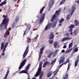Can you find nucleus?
I'll return each mask as SVG.
<instances>
[{
	"label": "nucleus",
	"instance_id": "1",
	"mask_svg": "<svg viewBox=\"0 0 79 79\" xmlns=\"http://www.w3.org/2000/svg\"><path fill=\"white\" fill-rule=\"evenodd\" d=\"M3 17L4 18L2 21V23L0 26V29L1 31L3 30V26H4L5 29H7V26L8 24L9 23V18H7V15H3Z\"/></svg>",
	"mask_w": 79,
	"mask_h": 79
},
{
	"label": "nucleus",
	"instance_id": "2",
	"mask_svg": "<svg viewBox=\"0 0 79 79\" xmlns=\"http://www.w3.org/2000/svg\"><path fill=\"white\" fill-rule=\"evenodd\" d=\"M61 10V8H60L58 10H57L56 12L53 15L52 17V19L51 20V22H53V21L54 19H55V18H56V17H57V16H58L59 14H60V13Z\"/></svg>",
	"mask_w": 79,
	"mask_h": 79
},
{
	"label": "nucleus",
	"instance_id": "3",
	"mask_svg": "<svg viewBox=\"0 0 79 79\" xmlns=\"http://www.w3.org/2000/svg\"><path fill=\"white\" fill-rule=\"evenodd\" d=\"M39 79H42V76H43V75H44V71H40L39 69H38L37 72L35 75V77L39 76Z\"/></svg>",
	"mask_w": 79,
	"mask_h": 79
},
{
	"label": "nucleus",
	"instance_id": "4",
	"mask_svg": "<svg viewBox=\"0 0 79 79\" xmlns=\"http://www.w3.org/2000/svg\"><path fill=\"white\" fill-rule=\"evenodd\" d=\"M30 66H31V64H29L26 67V70H23L21 72H19V74H22V73H25L26 74H27L28 75V74H27V72L29 71V67H30Z\"/></svg>",
	"mask_w": 79,
	"mask_h": 79
},
{
	"label": "nucleus",
	"instance_id": "5",
	"mask_svg": "<svg viewBox=\"0 0 79 79\" xmlns=\"http://www.w3.org/2000/svg\"><path fill=\"white\" fill-rule=\"evenodd\" d=\"M28 52H29V46H27L23 54V59L25 58V57L27 56Z\"/></svg>",
	"mask_w": 79,
	"mask_h": 79
},
{
	"label": "nucleus",
	"instance_id": "6",
	"mask_svg": "<svg viewBox=\"0 0 79 79\" xmlns=\"http://www.w3.org/2000/svg\"><path fill=\"white\" fill-rule=\"evenodd\" d=\"M27 61V60L26 59H25L21 63L20 66L19 67V69H21V68L23 67V66L24 65H25V64H26Z\"/></svg>",
	"mask_w": 79,
	"mask_h": 79
},
{
	"label": "nucleus",
	"instance_id": "7",
	"mask_svg": "<svg viewBox=\"0 0 79 79\" xmlns=\"http://www.w3.org/2000/svg\"><path fill=\"white\" fill-rule=\"evenodd\" d=\"M45 13H43L41 16L40 19V24H42L43 21L44 20V17H45Z\"/></svg>",
	"mask_w": 79,
	"mask_h": 79
},
{
	"label": "nucleus",
	"instance_id": "8",
	"mask_svg": "<svg viewBox=\"0 0 79 79\" xmlns=\"http://www.w3.org/2000/svg\"><path fill=\"white\" fill-rule=\"evenodd\" d=\"M75 9H76V7H75L74 6H72V8H70L69 10V11L71 15H73V13H74V10H75Z\"/></svg>",
	"mask_w": 79,
	"mask_h": 79
},
{
	"label": "nucleus",
	"instance_id": "9",
	"mask_svg": "<svg viewBox=\"0 0 79 79\" xmlns=\"http://www.w3.org/2000/svg\"><path fill=\"white\" fill-rule=\"evenodd\" d=\"M31 25H29L27 26V27L26 29V30L24 32V33L23 34V35H26V34H27V32H28V31H29V29H31Z\"/></svg>",
	"mask_w": 79,
	"mask_h": 79
},
{
	"label": "nucleus",
	"instance_id": "10",
	"mask_svg": "<svg viewBox=\"0 0 79 79\" xmlns=\"http://www.w3.org/2000/svg\"><path fill=\"white\" fill-rule=\"evenodd\" d=\"M11 29L9 28L8 29H7L6 31V32L5 33L4 37L5 38H6L7 36L10 35V31Z\"/></svg>",
	"mask_w": 79,
	"mask_h": 79
},
{
	"label": "nucleus",
	"instance_id": "11",
	"mask_svg": "<svg viewBox=\"0 0 79 79\" xmlns=\"http://www.w3.org/2000/svg\"><path fill=\"white\" fill-rule=\"evenodd\" d=\"M18 21H19V18L18 17H16L15 20L14 21L12 25V27H14V26L16 25V23L18 22Z\"/></svg>",
	"mask_w": 79,
	"mask_h": 79
},
{
	"label": "nucleus",
	"instance_id": "12",
	"mask_svg": "<svg viewBox=\"0 0 79 79\" xmlns=\"http://www.w3.org/2000/svg\"><path fill=\"white\" fill-rule=\"evenodd\" d=\"M53 3H54V1L53 0L50 1L48 4L49 8H51L52 7V5H53Z\"/></svg>",
	"mask_w": 79,
	"mask_h": 79
},
{
	"label": "nucleus",
	"instance_id": "13",
	"mask_svg": "<svg viewBox=\"0 0 79 79\" xmlns=\"http://www.w3.org/2000/svg\"><path fill=\"white\" fill-rule=\"evenodd\" d=\"M52 23H48L47 26L45 27V31H47L50 29L51 28V27H52Z\"/></svg>",
	"mask_w": 79,
	"mask_h": 79
},
{
	"label": "nucleus",
	"instance_id": "14",
	"mask_svg": "<svg viewBox=\"0 0 79 79\" xmlns=\"http://www.w3.org/2000/svg\"><path fill=\"white\" fill-rule=\"evenodd\" d=\"M54 46L55 48H59L60 47V45L58 44L56 42H55L54 43Z\"/></svg>",
	"mask_w": 79,
	"mask_h": 79
},
{
	"label": "nucleus",
	"instance_id": "15",
	"mask_svg": "<svg viewBox=\"0 0 79 79\" xmlns=\"http://www.w3.org/2000/svg\"><path fill=\"white\" fill-rule=\"evenodd\" d=\"M53 52H52L50 51H49L47 53V54L48 55V58H51V56H52V54H53Z\"/></svg>",
	"mask_w": 79,
	"mask_h": 79
},
{
	"label": "nucleus",
	"instance_id": "16",
	"mask_svg": "<svg viewBox=\"0 0 79 79\" xmlns=\"http://www.w3.org/2000/svg\"><path fill=\"white\" fill-rule=\"evenodd\" d=\"M65 60V59H64V57H61L60 59L59 60V64L60 63H63Z\"/></svg>",
	"mask_w": 79,
	"mask_h": 79
},
{
	"label": "nucleus",
	"instance_id": "17",
	"mask_svg": "<svg viewBox=\"0 0 79 79\" xmlns=\"http://www.w3.org/2000/svg\"><path fill=\"white\" fill-rule=\"evenodd\" d=\"M54 38V35H53V32H51L49 36V39H52Z\"/></svg>",
	"mask_w": 79,
	"mask_h": 79
},
{
	"label": "nucleus",
	"instance_id": "18",
	"mask_svg": "<svg viewBox=\"0 0 79 79\" xmlns=\"http://www.w3.org/2000/svg\"><path fill=\"white\" fill-rule=\"evenodd\" d=\"M59 51V50H58V49H56L55 51L54 52V53L52 55L53 57H55V56L56 55H57V53H58V52Z\"/></svg>",
	"mask_w": 79,
	"mask_h": 79
},
{
	"label": "nucleus",
	"instance_id": "19",
	"mask_svg": "<svg viewBox=\"0 0 79 79\" xmlns=\"http://www.w3.org/2000/svg\"><path fill=\"white\" fill-rule=\"evenodd\" d=\"M50 64V63L49 62H48V61H46L45 62V63H44L43 67V68H45V66H47V65H48L49 64Z\"/></svg>",
	"mask_w": 79,
	"mask_h": 79
},
{
	"label": "nucleus",
	"instance_id": "20",
	"mask_svg": "<svg viewBox=\"0 0 79 79\" xmlns=\"http://www.w3.org/2000/svg\"><path fill=\"white\" fill-rule=\"evenodd\" d=\"M42 62H40L39 64V67L38 69H39V71H41L42 69V68H41V66H42Z\"/></svg>",
	"mask_w": 79,
	"mask_h": 79
},
{
	"label": "nucleus",
	"instance_id": "21",
	"mask_svg": "<svg viewBox=\"0 0 79 79\" xmlns=\"http://www.w3.org/2000/svg\"><path fill=\"white\" fill-rule=\"evenodd\" d=\"M9 72H10V71H9V70H8L7 71L3 79H6V78H7V77H8V74H9Z\"/></svg>",
	"mask_w": 79,
	"mask_h": 79
},
{
	"label": "nucleus",
	"instance_id": "22",
	"mask_svg": "<svg viewBox=\"0 0 79 79\" xmlns=\"http://www.w3.org/2000/svg\"><path fill=\"white\" fill-rule=\"evenodd\" d=\"M57 24V21H56L53 23V25L52 26V28H54L55 26Z\"/></svg>",
	"mask_w": 79,
	"mask_h": 79
},
{
	"label": "nucleus",
	"instance_id": "23",
	"mask_svg": "<svg viewBox=\"0 0 79 79\" xmlns=\"http://www.w3.org/2000/svg\"><path fill=\"white\" fill-rule=\"evenodd\" d=\"M52 72H50L47 75L48 77H50L52 76Z\"/></svg>",
	"mask_w": 79,
	"mask_h": 79
},
{
	"label": "nucleus",
	"instance_id": "24",
	"mask_svg": "<svg viewBox=\"0 0 79 79\" xmlns=\"http://www.w3.org/2000/svg\"><path fill=\"white\" fill-rule=\"evenodd\" d=\"M45 8V6H44L42 9H41L40 10V14H41L42 13V12H43V11H44V10Z\"/></svg>",
	"mask_w": 79,
	"mask_h": 79
},
{
	"label": "nucleus",
	"instance_id": "25",
	"mask_svg": "<svg viewBox=\"0 0 79 79\" xmlns=\"http://www.w3.org/2000/svg\"><path fill=\"white\" fill-rule=\"evenodd\" d=\"M56 59H55L51 62V64L52 65V64H55V62H56Z\"/></svg>",
	"mask_w": 79,
	"mask_h": 79
},
{
	"label": "nucleus",
	"instance_id": "26",
	"mask_svg": "<svg viewBox=\"0 0 79 79\" xmlns=\"http://www.w3.org/2000/svg\"><path fill=\"white\" fill-rule=\"evenodd\" d=\"M6 3V1H3L0 4V6H2L3 5H5Z\"/></svg>",
	"mask_w": 79,
	"mask_h": 79
},
{
	"label": "nucleus",
	"instance_id": "27",
	"mask_svg": "<svg viewBox=\"0 0 79 79\" xmlns=\"http://www.w3.org/2000/svg\"><path fill=\"white\" fill-rule=\"evenodd\" d=\"M3 47H4V43L2 42L1 43V49L2 50L3 48Z\"/></svg>",
	"mask_w": 79,
	"mask_h": 79
},
{
	"label": "nucleus",
	"instance_id": "28",
	"mask_svg": "<svg viewBox=\"0 0 79 79\" xmlns=\"http://www.w3.org/2000/svg\"><path fill=\"white\" fill-rule=\"evenodd\" d=\"M72 50H73V49L71 48L70 49H69V50H67V51H66L65 52V53H69V52H71Z\"/></svg>",
	"mask_w": 79,
	"mask_h": 79
},
{
	"label": "nucleus",
	"instance_id": "29",
	"mask_svg": "<svg viewBox=\"0 0 79 79\" xmlns=\"http://www.w3.org/2000/svg\"><path fill=\"white\" fill-rule=\"evenodd\" d=\"M58 71H59V70H58V69H57L56 71H55L54 72H53V73H55L54 74V75H55H55H56V74H57V73H58Z\"/></svg>",
	"mask_w": 79,
	"mask_h": 79
},
{
	"label": "nucleus",
	"instance_id": "30",
	"mask_svg": "<svg viewBox=\"0 0 79 79\" xmlns=\"http://www.w3.org/2000/svg\"><path fill=\"white\" fill-rule=\"evenodd\" d=\"M70 18H71V15H67L66 19L67 20H69V19H70Z\"/></svg>",
	"mask_w": 79,
	"mask_h": 79
},
{
	"label": "nucleus",
	"instance_id": "31",
	"mask_svg": "<svg viewBox=\"0 0 79 79\" xmlns=\"http://www.w3.org/2000/svg\"><path fill=\"white\" fill-rule=\"evenodd\" d=\"M69 59H68L66 61L64 62L63 63L64 64H67L68 63H69Z\"/></svg>",
	"mask_w": 79,
	"mask_h": 79
},
{
	"label": "nucleus",
	"instance_id": "32",
	"mask_svg": "<svg viewBox=\"0 0 79 79\" xmlns=\"http://www.w3.org/2000/svg\"><path fill=\"white\" fill-rule=\"evenodd\" d=\"M73 46V42L71 43L69 45V48H71Z\"/></svg>",
	"mask_w": 79,
	"mask_h": 79
},
{
	"label": "nucleus",
	"instance_id": "33",
	"mask_svg": "<svg viewBox=\"0 0 79 79\" xmlns=\"http://www.w3.org/2000/svg\"><path fill=\"white\" fill-rule=\"evenodd\" d=\"M68 74H66L65 75H64V79H67V78H68Z\"/></svg>",
	"mask_w": 79,
	"mask_h": 79
},
{
	"label": "nucleus",
	"instance_id": "34",
	"mask_svg": "<svg viewBox=\"0 0 79 79\" xmlns=\"http://www.w3.org/2000/svg\"><path fill=\"white\" fill-rule=\"evenodd\" d=\"M74 27H75V25L71 24L70 26L69 27V28H71L72 29H73V28Z\"/></svg>",
	"mask_w": 79,
	"mask_h": 79
},
{
	"label": "nucleus",
	"instance_id": "35",
	"mask_svg": "<svg viewBox=\"0 0 79 79\" xmlns=\"http://www.w3.org/2000/svg\"><path fill=\"white\" fill-rule=\"evenodd\" d=\"M44 49H45V46H43L40 48V51L41 52H43Z\"/></svg>",
	"mask_w": 79,
	"mask_h": 79
},
{
	"label": "nucleus",
	"instance_id": "36",
	"mask_svg": "<svg viewBox=\"0 0 79 79\" xmlns=\"http://www.w3.org/2000/svg\"><path fill=\"white\" fill-rule=\"evenodd\" d=\"M48 42L50 44H52L53 43V40H49Z\"/></svg>",
	"mask_w": 79,
	"mask_h": 79
},
{
	"label": "nucleus",
	"instance_id": "37",
	"mask_svg": "<svg viewBox=\"0 0 79 79\" xmlns=\"http://www.w3.org/2000/svg\"><path fill=\"white\" fill-rule=\"evenodd\" d=\"M78 62L77 61H76L75 62L74 66L75 67H76L77 66V64H78Z\"/></svg>",
	"mask_w": 79,
	"mask_h": 79
},
{
	"label": "nucleus",
	"instance_id": "38",
	"mask_svg": "<svg viewBox=\"0 0 79 79\" xmlns=\"http://www.w3.org/2000/svg\"><path fill=\"white\" fill-rule=\"evenodd\" d=\"M66 0H62V1L60 3V5H62V4L64 3V2Z\"/></svg>",
	"mask_w": 79,
	"mask_h": 79
},
{
	"label": "nucleus",
	"instance_id": "39",
	"mask_svg": "<svg viewBox=\"0 0 79 79\" xmlns=\"http://www.w3.org/2000/svg\"><path fill=\"white\" fill-rule=\"evenodd\" d=\"M64 20V19L63 18H62L61 20H60V21H59V22L60 23H62V22H63Z\"/></svg>",
	"mask_w": 79,
	"mask_h": 79
},
{
	"label": "nucleus",
	"instance_id": "40",
	"mask_svg": "<svg viewBox=\"0 0 79 79\" xmlns=\"http://www.w3.org/2000/svg\"><path fill=\"white\" fill-rule=\"evenodd\" d=\"M73 33L74 34H75V35H77L78 34L77 32V31L76 30L74 31Z\"/></svg>",
	"mask_w": 79,
	"mask_h": 79
},
{
	"label": "nucleus",
	"instance_id": "41",
	"mask_svg": "<svg viewBox=\"0 0 79 79\" xmlns=\"http://www.w3.org/2000/svg\"><path fill=\"white\" fill-rule=\"evenodd\" d=\"M65 40H66V37L63 38L62 40H61V42H64V41H65Z\"/></svg>",
	"mask_w": 79,
	"mask_h": 79
},
{
	"label": "nucleus",
	"instance_id": "42",
	"mask_svg": "<svg viewBox=\"0 0 79 79\" xmlns=\"http://www.w3.org/2000/svg\"><path fill=\"white\" fill-rule=\"evenodd\" d=\"M8 42H6L5 45L4 47H5V48H6V47H7V46H8Z\"/></svg>",
	"mask_w": 79,
	"mask_h": 79
},
{
	"label": "nucleus",
	"instance_id": "43",
	"mask_svg": "<svg viewBox=\"0 0 79 79\" xmlns=\"http://www.w3.org/2000/svg\"><path fill=\"white\" fill-rule=\"evenodd\" d=\"M66 39V40H70L71 38L69 37H65Z\"/></svg>",
	"mask_w": 79,
	"mask_h": 79
},
{
	"label": "nucleus",
	"instance_id": "44",
	"mask_svg": "<svg viewBox=\"0 0 79 79\" xmlns=\"http://www.w3.org/2000/svg\"><path fill=\"white\" fill-rule=\"evenodd\" d=\"M69 67H70V63H69L68 66V68L67 69V70H69V68H70Z\"/></svg>",
	"mask_w": 79,
	"mask_h": 79
},
{
	"label": "nucleus",
	"instance_id": "45",
	"mask_svg": "<svg viewBox=\"0 0 79 79\" xmlns=\"http://www.w3.org/2000/svg\"><path fill=\"white\" fill-rule=\"evenodd\" d=\"M64 64V63H63V64H62L61 65H60L59 66V69H58V70H59L61 68V66H62V65H63Z\"/></svg>",
	"mask_w": 79,
	"mask_h": 79
},
{
	"label": "nucleus",
	"instance_id": "46",
	"mask_svg": "<svg viewBox=\"0 0 79 79\" xmlns=\"http://www.w3.org/2000/svg\"><path fill=\"white\" fill-rule=\"evenodd\" d=\"M27 42H31V38H28L27 40Z\"/></svg>",
	"mask_w": 79,
	"mask_h": 79
},
{
	"label": "nucleus",
	"instance_id": "47",
	"mask_svg": "<svg viewBox=\"0 0 79 79\" xmlns=\"http://www.w3.org/2000/svg\"><path fill=\"white\" fill-rule=\"evenodd\" d=\"M74 50L76 52H77V51H78V48H76Z\"/></svg>",
	"mask_w": 79,
	"mask_h": 79
},
{
	"label": "nucleus",
	"instance_id": "48",
	"mask_svg": "<svg viewBox=\"0 0 79 79\" xmlns=\"http://www.w3.org/2000/svg\"><path fill=\"white\" fill-rule=\"evenodd\" d=\"M40 58H41V55H40V54L39 53V57L38 61H39L40 60Z\"/></svg>",
	"mask_w": 79,
	"mask_h": 79
},
{
	"label": "nucleus",
	"instance_id": "49",
	"mask_svg": "<svg viewBox=\"0 0 79 79\" xmlns=\"http://www.w3.org/2000/svg\"><path fill=\"white\" fill-rule=\"evenodd\" d=\"M66 35L67 37H69V33H66Z\"/></svg>",
	"mask_w": 79,
	"mask_h": 79
},
{
	"label": "nucleus",
	"instance_id": "50",
	"mask_svg": "<svg viewBox=\"0 0 79 79\" xmlns=\"http://www.w3.org/2000/svg\"><path fill=\"white\" fill-rule=\"evenodd\" d=\"M69 32H72V31H73V29H72V28H69Z\"/></svg>",
	"mask_w": 79,
	"mask_h": 79
},
{
	"label": "nucleus",
	"instance_id": "51",
	"mask_svg": "<svg viewBox=\"0 0 79 79\" xmlns=\"http://www.w3.org/2000/svg\"><path fill=\"white\" fill-rule=\"evenodd\" d=\"M6 49V48H5V47H4L2 51V53H4V52L5 51Z\"/></svg>",
	"mask_w": 79,
	"mask_h": 79
},
{
	"label": "nucleus",
	"instance_id": "52",
	"mask_svg": "<svg viewBox=\"0 0 79 79\" xmlns=\"http://www.w3.org/2000/svg\"><path fill=\"white\" fill-rule=\"evenodd\" d=\"M77 61H78V62H79V56H77V60H76Z\"/></svg>",
	"mask_w": 79,
	"mask_h": 79
},
{
	"label": "nucleus",
	"instance_id": "53",
	"mask_svg": "<svg viewBox=\"0 0 79 79\" xmlns=\"http://www.w3.org/2000/svg\"><path fill=\"white\" fill-rule=\"evenodd\" d=\"M66 47H67V46H66V45H64L63 47V48H66Z\"/></svg>",
	"mask_w": 79,
	"mask_h": 79
},
{
	"label": "nucleus",
	"instance_id": "54",
	"mask_svg": "<svg viewBox=\"0 0 79 79\" xmlns=\"http://www.w3.org/2000/svg\"><path fill=\"white\" fill-rule=\"evenodd\" d=\"M78 24H79V22H77V23H75V26H77L78 25Z\"/></svg>",
	"mask_w": 79,
	"mask_h": 79
},
{
	"label": "nucleus",
	"instance_id": "55",
	"mask_svg": "<svg viewBox=\"0 0 79 79\" xmlns=\"http://www.w3.org/2000/svg\"><path fill=\"white\" fill-rule=\"evenodd\" d=\"M38 38V35L36 36L35 38V40H36V39Z\"/></svg>",
	"mask_w": 79,
	"mask_h": 79
},
{
	"label": "nucleus",
	"instance_id": "56",
	"mask_svg": "<svg viewBox=\"0 0 79 79\" xmlns=\"http://www.w3.org/2000/svg\"><path fill=\"white\" fill-rule=\"evenodd\" d=\"M65 50H63L61 51V53H64V52Z\"/></svg>",
	"mask_w": 79,
	"mask_h": 79
},
{
	"label": "nucleus",
	"instance_id": "57",
	"mask_svg": "<svg viewBox=\"0 0 79 79\" xmlns=\"http://www.w3.org/2000/svg\"><path fill=\"white\" fill-rule=\"evenodd\" d=\"M75 52H76V51H75V50H74V51L73 52H72V54H74V53H75Z\"/></svg>",
	"mask_w": 79,
	"mask_h": 79
},
{
	"label": "nucleus",
	"instance_id": "58",
	"mask_svg": "<svg viewBox=\"0 0 79 79\" xmlns=\"http://www.w3.org/2000/svg\"><path fill=\"white\" fill-rule=\"evenodd\" d=\"M78 21L77 20H75V21H74V22H75V23H77L78 22Z\"/></svg>",
	"mask_w": 79,
	"mask_h": 79
},
{
	"label": "nucleus",
	"instance_id": "59",
	"mask_svg": "<svg viewBox=\"0 0 79 79\" xmlns=\"http://www.w3.org/2000/svg\"><path fill=\"white\" fill-rule=\"evenodd\" d=\"M70 34L71 35H72L73 34V32H70Z\"/></svg>",
	"mask_w": 79,
	"mask_h": 79
},
{
	"label": "nucleus",
	"instance_id": "60",
	"mask_svg": "<svg viewBox=\"0 0 79 79\" xmlns=\"http://www.w3.org/2000/svg\"><path fill=\"white\" fill-rule=\"evenodd\" d=\"M77 3H79V0L77 1Z\"/></svg>",
	"mask_w": 79,
	"mask_h": 79
},
{
	"label": "nucleus",
	"instance_id": "61",
	"mask_svg": "<svg viewBox=\"0 0 79 79\" xmlns=\"http://www.w3.org/2000/svg\"><path fill=\"white\" fill-rule=\"evenodd\" d=\"M53 79V77H52L51 78L49 79Z\"/></svg>",
	"mask_w": 79,
	"mask_h": 79
},
{
	"label": "nucleus",
	"instance_id": "62",
	"mask_svg": "<svg viewBox=\"0 0 79 79\" xmlns=\"http://www.w3.org/2000/svg\"><path fill=\"white\" fill-rule=\"evenodd\" d=\"M76 47H77V45H75L74 46V47L76 48Z\"/></svg>",
	"mask_w": 79,
	"mask_h": 79
},
{
	"label": "nucleus",
	"instance_id": "63",
	"mask_svg": "<svg viewBox=\"0 0 79 79\" xmlns=\"http://www.w3.org/2000/svg\"><path fill=\"white\" fill-rule=\"evenodd\" d=\"M33 79H36V78H33Z\"/></svg>",
	"mask_w": 79,
	"mask_h": 79
},
{
	"label": "nucleus",
	"instance_id": "64",
	"mask_svg": "<svg viewBox=\"0 0 79 79\" xmlns=\"http://www.w3.org/2000/svg\"><path fill=\"white\" fill-rule=\"evenodd\" d=\"M27 79H30V78L29 77L27 78Z\"/></svg>",
	"mask_w": 79,
	"mask_h": 79
}]
</instances>
